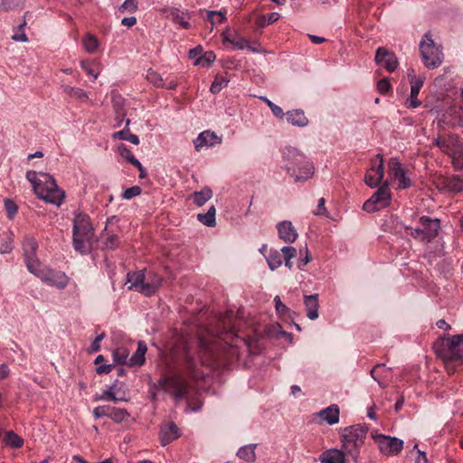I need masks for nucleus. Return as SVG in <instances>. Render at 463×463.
I'll use <instances>...</instances> for the list:
<instances>
[{"instance_id": "obj_1", "label": "nucleus", "mask_w": 463, "mask_h": 463, "mask_svg": "<svg viewBox=\"0 0 463 463\" xmlns=\"http://www.w3.org/2000/svg\"><path fill=\"white\" fill-rule=\"evenodd\" d=\"M203 375L198 370L197 362L191 356L186 345L184 346V363L175 368L172 375H165L158 381V386L179 401L185 397L190 389L189 380H197Z\"/></svg>"}, {"instance_id": "obj_2", "label": "nucleus", "mask_w": 463, "mask_h": 463, "mask_svg": "<svg viewBox=\"0 0 463 463\" xmlns=\"http://www.w3.org/2000/svg\"><path fill=\"white\" fill-rule=\"evenodd\" d=\"M26 179L31 183L38 198L56 206L62 203L65 193L58 187L52 175L30 170L26 173Z\"/></svg>"}, {"instance_id": "obj_3", "label": "nucleus", "mask_w": 463, "mask_h": 463, "mask_svg": "<svg viewBox=\"0 0 463 463\" xmlns=\"http://www.w3.org/2000/svg\"><path fill=\"white\" fill-rule=\"evenodd\" d=\"M94 235L93 227L89 215L78 213L73 219V247L76 251L87 253L90 250L92 238Z\"/></svg>"}, {"instance_id": "obj_4", "label": "nucleus", "mask_w": 463, "mask_h": 463, "mask_svg": "<svg viewBox=\"0 0 463 463\" xmlns=\"http://www.w3.org/2000/svg\"><path fill=\"white\" fill-rule=\"evenodd\" d=\"M162 283V278L156 273H149L146 278L144 270L131 271L127 274L128 289L141 293L146 297L154 295Z\"/></svg>"}, {"instance_id": "obj_5", "label": "nucleus", "mask_w": 463, "mask_h": 463, "mask_svg": "<svg viewBox=\"0 0 463 463\" xmlns=\"http://www.w3.org/2000/svg\"><path fill=\"white\" fill-rule=\"evenodd\" d=\"M368 428L362 424L346 427L343 430V449L354 463H358L360 449L364 443Z\"/></svg>"}, {"instance_id": "obj_6", "label": "nucleus", "mask_w": 463, "mask_h": 463, "mask_svg": "<svg viewBox=\"0 0 463 463\" xmlns=\"http://www.w3.org/2000/svg\"><path fill=\"white\" fill-rule=\"evenodd\" d=\"M435 353L444 362L463 364V335L442 339L434 345Z\"/></svg>"}, {"instance_id": "obj_7", "label": "nucleus", "mask_w": 463, "mask_h": 463, "mask_svg": "<svg viewBox=\"0 0 463 463\" xmlns=\"http://www.w3.org/2000/svg\"><path fill=\"white\" fill-rule=\"evenodd\" d=\"M285 156L290 161L287 165V170L295 176V181H306L311 178L314 175V165L307 158L296 148H287L284 153Z\"/></svg>"}, {"instance_id": "obj_8", "label": "nucleus", "mask_w": 463, "mask_h": 463, "mask_svg": "<svg viewBox=\"0 0 463 463\" xmlns=\"http://www.w3.org/2000/svg\"><path fill=\"white\" fill-rule=\"evenodd\" d=\"M420 52L422 61L427 69L433 70L442 63L443 53L441 49L434 43L430 33L423 35L420 43Z\"/></svg>"}, {"instance_id": "obj_9", "label": "nucleus", "mask_w": 463, "mask_h": 463, "mask_svg": "<svg viewBox=\"0 0 463 463\" xmlns=\"http://www.w3.org/2000/svg\"><path fill=\"white\" fill-rule=\"evenodd\" d=\"M419 223L420 225L419 228L405 227L407 231H410L409 234L411 236L423 241H430L437 236L439 229V219L421 216L419 219Z\"/></svg>"}, {"instance_id": "obj_10", "label": "nucleus", "mask_w": 463, "mask_h": 463, "mask_svg": "<svg viewBox=\"0 0 463 463\" xmlns=\"http://www.w3.org/2000/svg\"><path fill=\"white\" fill-rule=\"evenodd\" d=\"M392 194L389 184L383 183L373 194L364 202V210L368 213H374L389 206Z\"/></svg>"}, {"instance_id": "obj_11", "label": "nucleus", "mask_w": 463, "mask_h": 463, "mask_svg": "<svg viewBox=\"0 0 463 463\" xmlns=\"http://www.w3.org/2000/svg\"><path fill=\"white\" fill-rule=\"evenodd\" d=\"M372 438L378 444L381 453L386 456L398 455L403 449V440L396 437L372 433Z\"/></svg>"}, {"instance_id": "obj_12", "label": "nucleus", "mask_w": 463, "mask_h": 463, "mask_svg": "<svg viewBox=\"0 0 463 463\" xmlns=\"http://www.w3.org/2000/svg\"><path fill=\"white\" fill-rule=\"evenodd\" d=\"M30 272L36 275L47 284L56 286L61 289L64 288L69 283V278L65 275V273L61 271H54L45 267L43 268L41 264L36 267L34 271Z\"/></svg>"}, {"instance_id": "obj_13", "label": "nucleus", "mask_w": 463, "mask_h": 463, "mask_svg": "<svg viewBox=\"0 0 463 463\" xmlns=\"http://www.w3.org/2000/svg\"><path fill=\"white\" fill-rule=\"evenodd\" d=\"M221 322L222 324L223 329L222 331H217L215 333H212L217 338L224 341L225 344L229 345L232 348V354H236V349L233 345V339L237 338V333L235 331L234 325L232 324V312H227L222 318Z\"/></svg>"}, {"instance_id": "obj_14", "label": "nucleus", "mask_w": 463, "mask_h": 463, "mask_svg": "<svg viewBox=\"0 0 463 463\" xmlns=\"http://www.w3.org/2000/svg\"><path fill=\"white\" fill-rule=\"evenodd\" d=\"M384 175L383 158L378 154L374 158L371 160V168L365 174L364 183L374 188L378 186Z\"/></svg>"}, {"instance_id": "obj_15", "label": "nucleus", "mask_w": 463, "mask_h": 463, "mask_svg": "<svg viewBox=\"0 0 463 463\" xmlns=\"http://www.w3.org/2000/svg\"><path fill=\"white\" fill-rule=\"evenodd\" d=\"M388 166L390 177L397 182L400 189H406L411 186L412 183L411 178L407 175L406 170L397 158H391Z\"/></svg>"}, {"instance_id": "obj_16", "label": "nucleus", "mask_w": 463, "mask_h": 463, "mask_svg": "<svg viewBox=\"0 0 463 463\" xmlns=\"http://www.w3.org/2000/svg\"><path fill=\"white\" fill-rule=\"evenodd\" d=\"M433 145L437 146L443 153L450 156L463 150V145L456 134H449L447 137H438L434 139Z\"/></svg>"}, {"instance_id": "obj_17", "label": "nucleus", "mask_w": 463, "mask_h": 463, "mask_svg": "<svg viewBox=\"0 0 463 463\" xmlns=\"http://www.w3.org/2000/svg\"><path fill=\"white\" fill-rule=\"evenodd\" d=\"M26 266L29 271H34L41 263L36 257L38 243L33 237H26L23 242Z\"/></svg>"}, {"instance_id": "obj_18", "label": "nucleus", "mask_w": 463, "mask_h": 463, "mask_svg": "<svg viewBox=\"0 0 463 463\" xmlns=\"http://www.w3.org/2000/svg\"><path fill=\"white\" fill-rule=\"evenodd\" d=\"M375 61L378 65L385 68L389 72H393L399 63L396 55L392 52H388L383 47L377 49Z\"/></svg>"}, {"instance_id": "obj_19", "label": "nucleus", "mask_w": 463, "mask_h": 463, "mask_svg": "<svg viewBox=\"0 0 463 463\" xmlns=\"http://www.w3.org/2000/svg\"><path fill=\"white\" fill-rule=\"evenodd\" d=\"M146 80L156 88H165L166 90H175L177 87L175 77H167L165 80L156 71L149 69L146 71Z\"/></svg>"}, {"instance_id": "obj_20", "label": "nucleus", "mask_w": 463, "mask_h": 463, "mask_svg": "<svg viewBox=\"0 0 463 463\" xmlns=\"http://www.w3.org/2000/svg\"><path fill=\"white\" fill-rule=\"evenodd\" d=\"M181 436L178 426L174 422L160 427L159 440L163 447L170 444Z\"/></svg>"}, {"instance_id": "obj_21", "label": "nucleus", "mask_w": 463, "mask_h": 463, "mask_svg": "<svg viewBox=\"0 0 463 463\" xmlns=\"http://www.w3.org/2000/svg\"><path fill=\"white\" fill-rule=\"evenodd\" d=\"M425 75H419V80L411 83L410 99H408L407 107L415 109L420 106L421 102L419 100L418 96L423 83L425 81Z\"/></svg>"}, {"instance_id": "obj_22", "label": "nucleus", "mask_w": 463, "mask_h": 463, "mask_svg": "<svg viewBox=\"0 0 463 463\" xmlns=\"http://www.w3.org/2000/svg\"><path fill=\"white\" fill-rule=\"evenodd\" d=\"M345 456L344 449H330L320 455L319 460L321 463H345Z\"/></svg>"}, {"instance_id": "obj_23", "label": "nucleus", "mask_w": 463, "mask_h": 463, "mask_svg": "<svg viewBox=\"0 0 463 463\" xmlns=\"http://www.w3.org/2000/svg\"><path fill=\"white\" fill-rule=\"evenodd\" d=\"M221 137H219L214 132L206 130L202 132L194 140V146L196 150H199L204 146H213L215 144L221 143Z\"/></svg>"}, {"instance_id": "obj_24", "label": "nucleus", "mask_w": 463, "mask_h": 463, "mask_svg": "<svg viewBox=\"0 0 463 463\" xmlns=\"http://www.w3.org/2000/svg\"><path fill=\"white\" fill-rule=\"evenodd\" d=\"M317 415L328 425H334L339 421L340 410L338 405L332 404L321 410Z\"/></svg>"}, {"instance_id": "obj_25", "label": "nucleus", "mask_w": 463, "mask_h": 463, "mask_svg": "<svg viewBox=\"0 0 463 463\" xmlns=\"http://www.w3.org/2000/svg\"><path fill=\"white\" fill-rule=\"evenodd\" d=\"M278 232L280 239L286 242H294L298 238V233L292 223L288 221L281 222L278 224Z\"/></svg>"}, {"instance_id": "obj_26", "label": "nucleus", "mask_w": 463, "mask_h": 463, "mask_svg": "<svg viewBox=\"0 0 463 463\" xmlns=\"http://www.w3.org/2000/svg\"><path fill=\"white\" fill-rule=\"evenodd\" d=\"M304 303L307 308V316L314 320L318 317V294H312L304 297Z\"/></svg>"}, {"instance_id": "obj_27", "label": "nucleus", "mask_w": 463, "mask_h": 463, "mask_svg": "<svg viewBox=\"0 0 463 463\" xmlns=\"http://www.w3.org/2000/svg\"><path fill=\"white\" fill-rule=\"evenodd\" d=\"M287 121L292 126L306 127L308 124V119L301 109H293L286 113Z\"/></svg>"}, {"instance_id": "obj_28", "label": "nucleus", "mask_w": 463, "mask_h": 463, "mask_svg": "<svg viewBox=\"0 0 463 463\" xmlns=\"http://www.w3.org/2000/svg\"><path fill=\"white\" fill-rule=\"evenodd\" d=\"M147 351L146 345L144 341L137 343V349L128 359V366H141L145 363V354Z\"/></svg>"}, {"instance_id": "obj_29", "label": "nucleus", "mask_w": 463, "mask_h": 463, "mask_svg": "<svg viewBox=\"0 0 463 463\" xmlns=\"http://www.w3.org/2000/svg\"><path fill=\"white\" fill-rule=\"evenodd\" d=\"M63 91L70 98H71L77 101L84 102V103H91L88 93L81 88L71 87V86L66 85L63 87Z\"/></svg>"}, {"instance_id": "obj_30", "label": "nucleus", "mask_w": 463, "mask_h": 463, "mask_svg": "<svg viewBox=\"0 0 463 463\" xmlns=\"http://www.w3.org/2000/svg\"><path fill=\"white\" fill-rule=\"evenodd\" d=\"M213 197V191L209 186H204L201 191H195L191 194L196 206H203Z\"/></svg>"}, {"instance_id": "obj_31", "label": "nucleus", "mask_w": 463, "mask_h": 463, "mask_svg": "<svg viewBox=\"0 0 463 463\" xmlns=\"http://www.w3.org/2000/svg\"><path fill=\"white\" fill-rule=\"evenodd\" d=\"M129 123H130V120L127 119L125 128L122 130H119L118 132H115L112 135V137H113V139L127 140L134 145H138L139 144L138 137L137 135L131 134L129 132V128H128Z\"/></svg>"}, {"instance_id": "obj_32", "label": "nucleus", "mask_w": 463, "mask_h": 463, "mask_svg": "<svg viewBox=\"0 0 463 463\" xmlns=\"http://www.w3.org/2000/svg\"><path fill=\"white\" fill-rule=\"evenodd\" d=\"M3 440L7 447L12 449H20L24 445V439L13 430L5 432Z\"/></svg>"}, {"instance_id": "obj_33", "label": "nucleus", "mask_w": 463, "mask_h": 463, "mask_svg": "<svg viewBox=\"0 0 463 463\" xmlns=\"http://www.w3.org/2000/svg\"><path fill=\"white\" fill-rule=\"evenodd\" d=\"M237 456L247 462H254L256 459L255 445L249 444L240 448Z\"/></svg>"}, {"instance_id": "obj_34", "label": "nucleus", "mask_w": 463, "mask_h": 463, "mask_svg": "<svg viewBox=\"0 0 463 463\" xmlns=\"http://www.w3.org/2000/svg\"><path fill=\"white\" fill-rule=\"evenodd\" d=\"M129 350L125 346H119L113 351V360L116 364L128 365Z\"/></svg>"}, {"instance_id": "obj_35", "label": "nucleus", "mask_w": 463, "mask_h": 463, "mask_svg": "<svg viewBox=\"0 0 463 463\" xmlns=\"http://www.w3.org/2000/svg\"><path fill=\"white\" fill-rule=\"evenodd\" d=\"M215 214H216V210H215V207L213 205L208 209L206 213H199L197 215V219L202 223H203L204 225H206L208 227H214L216 224Z\"/></svg>"}, {"instance_id": "obj_36", "label": "nucleus", "mask_w": 463, "mask_h": 463, "mask_svg": "<svg viewBox=\"0 0 463 463\" xmlns=\"http://www.w3.org/2000/svg\"><path fill=\"white\" fill-rule=\"evenodd\" d=\"M95 401H111V402H121L128 401L123 397H117L115 392L113 391V386L109 387L107 390H104L101 393L96 394L94 396Z\"/></svg>"}, {"instance_id": "obj_37", "label": "nucleus", "mask_w": 463, "mask_h": 463, "mask_svg": "<svg viewBox=\"0 0 463 463\" xmlns=\"http://www.w3.org/2000/svg\"><path fill=\"white\" fill-rule=\"evenodd\" d=\"M463 179H461L458 175H453L449 177L445 181L446 187L454 193H459L463 191Z\"/></svg>"}, {"instance_id": "obj_38", "label": "nucleus", "mask_w": 463, "mask_h": 463, "mask_svg": "<svg viewBox=\"0 0 463 463\" xmlns=\"http://www.w3.org/2000/svg\"><path fill=\"white\" fill-rule=\"evenodd\" d=\"M82 44L84 50L89 53H94L99 48V41L93 34H87L82 39Z\"/></svg>"}, {"instance_id": "obj_39", "label": "nucleus", "mask_w": 463, "mask_h": 463, "mask_svg": "<svg viewBox=\"0 0 463 463\" xmlns=\"http://www.w3.org/2000/svg\"><path fill=\"white\" fill-rule=\"evenodd\" d=\"M119 155L133 165H140V162L134 156L131 150L124 144L118 146Z\"/></svg>"}, {"instance_id": "obj_40", "label": "nucleus", "mask_w": 463, "mask_h": 463, "mask_svg": "<svg viewBox=\"0 0 463 463\" xmlns=\"http://www.w3.org/2000/svg\"><path fill=\"white\" fill-rule=\"evenodd\" d=\"M267 261L270 269L274 270L281 266L282 256L278 250H270Z\"/></svg>"}, {"instance_id": "obj_41", "label": "nucleus", "mask_w": 463, "mask_h": 463, "mask_svg": "<svg viewBox=\"0 0 463 463\" xmlns=\"http://www.w3.org/2000/svg\"><path fill=\"white\" fill-rule=\"evenodd\" d=\"M129 417L130 414L126 409L117 407H113L112 412L110 414V419L116 423H121Z\"/></svg>"}, {"instance_id": "obj_42", "label": "nucleus", "mask_w": 463, "mask_h": 463, "mask_svg": "<svg viewBox=\"0 0 463 463\" xmlns=\"http://www.w3.org/2000/svg\"><path fill=\"white\" fill-rule=\"evenodd\" d=\"M215 59L216 56L213 52H206L203 55L198 56L194 61V64L209 67L215 61Z\"/></svg>"}, {"instance_id": "obj_43", "label": "nucleus", "mask_w": 463, "mask_h": 463, "mask_svg": "<svg viewBox=\"0 0 463 463\" xmlns=\"http://www.w3.org/2000/svg\"><path fill=\"white\" fill-rule=\"evenodd\" d=\"M229 80L222 76H216L213 81L210 90L213 94L219 93L228 84Z\"/></svg>"}, {"instance_id": "obj_44", "label": "nucleus", "mask_w": 463, "mask_h": 463, "mask_svg": "<svg viewBox=\"0 0 463 463\" xmlns=\"http://www.w3.org/2000/svg\"><path fill=\"white\" fill-rule=\"evenodd\" d=\"M113 406L110 405H100L97 406L93 409V416L96 419H99L102 417H108L110 419V414L112 412Z\"/></svg>"}, {"instance_id": "obj_45", "label": "nucleus", "mask_w": 463, "mask_h": 463, "mask_svg": "<svg viewBox=\"0 0 463 463\" xmlns=\"http://www.w3.org/2000/svg\"><path fill=\"white\" fill-rule=\"evenodd\" d=\"M119 242V238L117 234L107 233V236L103 241V246L106 249L114 250L118 247Z\"/></svg>"}, {"instance_id": "obj_46", "label": "nucleus", "mask_w": 463, "mask_h": 463, "mask_svg": "<svg viewBox=\"0 0 463 463\" xmlns=\"http://www.w3.org/2000/svg\"><path fill=\"white\" fill-rule=\"evenodd\" d=\"M198 345L200 352H204L206 354H209V355H212L213 349V344L212 343V340L203 336H200Z\"/></svg>"}, {"instance_id": "obj_47", "label": "nucleus", "mask_w": 463, "mask_h": 463, "mask_svg": "<svg viewBox=\"0 0 463 463\" xmlns=\"http://www.w3.org/2000/svg\"><path fill=\"white\" fill-rule=\"evenodd\" d=\"M452 159V165L455 170H463V149L454 155L449 156Z\"/></svg>"}, {"instance_id": "obj_48", "label": "nucleus", "mask_w": 463, "mask_h": 463, "mask_svg": "<svg viewBox=\"0 0 463 463\" xmlns=\"http://www.w3.org/2000/svg\"><path fill=\"white\" fill-rule=\"evenodd\" d=\"M141 188L138 185H134L124 190L122 198L125 200H130L141 194Z\"/></svg>"}, {"instance_id": "obj_49", "label": "nucleus", "mask_w": 463, "mask_h": 463, "mask_svg": "<svg viewBox=\"0 0 463 463\" xmlns=\"http://www.w3.org/2000/svg\"><path fill=\"white\" fill-rule=\"evenodd\" d=\"M137 10V0H125L119 6L120 12L135 13Z\"/></svg>"}, {"instance_id": "obj_50", "label": "nucleus", "mask_w": 463, "mask_h": 463, "mask_svg": "<svg viewBox=\"0 0 463 463\" xmlns=\"http://www.w3.org/2000/svg\"><path fill=\"white\" fill-rule=\"evenodd\" d=\"M207 17L213 24H222L225 20V14L222 11H209Z\"/></svg>"}, {"instance_id": "obj_51", "label": "nucleus", "mask_w": 463, "mask_h": 463, "mask_svg": "<svg viewBox=\"0 0 463 463\" xmlns=\"http://www.w3.org/2000/svg\"><path fill=\"white\" fill-rule=\"evenodd\" d=\"M5 209L9 219H12L18 211L16 203L11 199L5 200Z\"/></svg>"}, {"instance_id": "obj_52", "label": "nucleus", "mask_w": 463, "mask_h": 463, "mask_svg": "<svg viewBox=\"0 0 463 463\" xmlns=\"http://www.w3.org/2000/svg\"><path fill=\"white\" fill-rule=\"evenodd\" d=\"M80 67L82 70L86 71V73L90 76H92L94 80H97L99 72L95 71L91 67V62L89 61H82L80 62Z\"/></svg>"}, {"instance_id": "obj_53", "label": "nucleus", "mask_w": 463, "mask_h": 463, "mask_svg": "<svg viewBox=\"0 0 463 463\" xmlns=\"http://www.w3.org/2000/svg\"><path fill=\"white\" fill-rule=\"evenodd\" d=\"M234 48L243 50L249 46V42L243 37H235L230 40Z\"/></svg>"}, {"instance_id": "obj_54", "label": "nucleus", "mask_w": 463, "mask_h": 463, "mask_svg": "<svg viewBox=\"0 0 463 463\" xmlns=\"http://www.w3.org/2000/svg\"><path fill=\"white\" fill-rule=\"evenodd\" d=\"M391 89V83L387 79H382L377 83V90L380 93L385 94L387 93Z\"/></svg>"}, {"instance_id": "obj_55", "label": "nucleus", "mask_w": 463, "mask_h": 463, "mask_svg": "<svg viewBox=\"0 0 463 463\" xmlns=\"http://www.w3.org/2000/svg\"><path fill=\"white\" fill-rule=\"evenodd\" d=\"M325 204H326L325 198H320L318 200L317 208L314 212V214H316V215H324V216L328 217V213H327V210H326Z\"/></svg>"}, {"instance_id": "obj_56", "label": "nucleus", "mask_w": 463, "mask_h": 463, "mask_svg": "<svg viewBox=\"0 0 463 463\" xmlns=\"http://www.w3.org/2000/svg\"><path fill=\"white\" fill-rule=\"evenodd\" d=\"M284 259H293L297 255V250L291 246H285L281 249Z\"/></svg>"}, {"instance_id": "obj_57", "label": "nucleus", "mask_w": 463, "mask_h": 463, "mask_svg": "<svg viewBox=\"0 0 463 463\" xmlns=\"http://www.w3.org/2000/svg\"><path fill=\"white\" fill-rule=\"evenodd\" d=\"M274 302L276 310L279 314H286L288 311V308L282 303L279 296L275 297Z\"/></svg>"}, {"instance_id": "obj_58", "label": "nucleus", "mask_w": 463, "mask_h": 463, "mask_svg": "<svg viewBox=\"0 0 463 463\" xmlns=\"http://www.w3.org/2000/svg\"><path fill=\"white\" fill-rule=\"evenodd\" d=\"M174 22L175 24H178L184 29H190L191 28V24L183 15L176 14L174 17Z\"/></svg>"}, {"instance_id": "obj_59", "label": "nucleus", "mask_w": 463, "mask_h": 463, "mask_svg": "<svg viewBox=\"0 0 463 463\" xmlns=\"http://www.w3.org/2000/svg\"><path fill=\"white\" fill-rule=\"evenodd\" d=\"M105 337V334H100L95 339L94 341L92 342L91 345H90V352L91 353H95V352H98L99 349H100V345L99 343L101 342V340Z\"/></svg>"}, {"instance_id": "obj_60", "label": "nucleus", "mask_w": 463, "mask_h": 463, "mask_svg": "<svg viewBox=\"0 0 463 463\" xmlns=\"http://www.w3.org/2000/svg\"><path fill=\"white\" fill-rule=\"evenodd\" d=\"M270 109L273 113V115L279 118H282L286 114L283 112V109L276 105V104H271L270 105Z\"/></svg>"}, {"instance_id": "obj_61", "label": "nucleus", "mask_w": 463, "mask_h": 463, "mask_svg": "<svg viewBox=\"0 0 463 463\" xmlns=\"http://www.w3.org/2000/svg\"><path fill=\"white\" fill-rule=\"evenodd\" d=\"M113 364H103L97 367L96 372L98 374L109 373L112 371Z\"/></svg>"}, {"instance_id": "obj_62", "label": "nucleus", "mask_w": 463, "mask_h": 463, "mask_svg": "<svg viewBox=\"0 0 463 463\" xmlns=\"http://www.w3.org/2000/svg\"><path fill=\"white\" fill-rule=\"evenodd\" d=\"M137 24V19L135 16L125 17L121 20V24L130 28Z\"/></svg>"}, {"instance_id": "obj_63", "label": "nucleus", "mask_w": 463, "mask_h": 463, "mask_svg": "<svg viewBox=\"0 0 463 463\" xmlns=\"http://www.w3.org/2000/svg\"><path fill=\"white\" fill-rule=\"evenodd\" d=\"M305 250H306V252H305L304 258H299V260H298V268L299 269H301L303 266L307 265L311 260L307 247L305 248Z\"/></svg>"}, {"instance_id": "obj_64", "label": "nucleus", "mask_w": 463, "mask_h": 463, "mask_svg": "<svg viewBox=\"0 0 463 463\" xmlns=\"http://www.w3.org/2000/svg\"><path fill=\"white\" fill-rule=\"evenodd\" d=\"M415 463H428L426 453L421 450H419L418 457L415 459Z\"/></svg>"}]
</instances>
